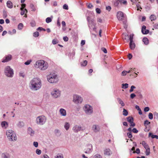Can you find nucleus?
Returning a JSON list of instances; mask_svg holds the SVG:
<instances>
[{
    "instance_id": "f257e3e1",
    "label": "nucleus",
    "mask_w": 158,
    "mask_h": 158,
    "mask_svg": "<svg viewBox=\"0 0 158 158\" xmlns=\"http://www.w3.org/2000/svg\"><path fill=\"white\" fill-rule=\"evenodd\" d=\"M30 84L31 89L34 90L39 89L42 85L41 80L38 78H35L32 79L30 81Z\"/></svg>"
},
{
    "instance_id": "f03ea898",
    "label": "nucleus",
    "mask_w": 158,
    "mask_h": 158,
    "mask_svg": "<svg viewBox=\"0 0 158 158\" xmlns=\"http://www.w3.org/2000/svg\"><path fill=\"white\" fill-rule=\"evenodd\" d=\"M47 79L50 83H56L58 81L57 75L54 73H51L47 76Z\"/></svg>"
},
{
    "instance_id": "7ed1b4c3",
    "label": "nucleus",
    "mask_w": 158,
    "mask_h": 158,
    "mask_svg": "<svg viewBox=\"0 0 158 158\" xmlns=\"http://www.w3.org/2000/svg\"><path fill=\"white\" fill-rule=\"evenodd\" d=\"M6 134L8 139L10 141H16L17 138L15 134L12 130H8L7 131Z\"/></svg>"
},
{
    "instance_id": "20e7f679",
    "label": "nucleus",
    "mask_w": 158,
    "mask_h": 158,
    "mask_svg": "<svg viewBox=\"0 0 158 158\" xmlns=\"http://www.w3.org/2000/svg\"><path fill=\"white\" fill-rule=\"evenodd\" d=\"M46 121V117L44 115H41L36 118V122L37 124L42 125L45 123Z\"/></svg>"
},
{
    "instance_id": "39448f33",
    "label": "nucleus",
    "mask_w": 158,
    "mask_h": 158,
    "mask_svg": "<svg viewBox=\"0 0 158 158\" xmlns=\"http://www.w3.org/2000/svg\"><path fill=\"white\" fill-rule=\"evenodd\" d=\"M5 75L8 77H12L13 75V71L9 66L6 67L5 70Z\"/></svg>"
},
{
    "instance_id": "423d86ee",
    "label": "nucleus",
    "mask_w": 158,
    "mask_h": 158,
    "mask_svg": "<svg viewBox=\"0 0 158 158\" xmlns=\"http://www.w3.org/2000/svg\"><path fill=\"white\" fill-rule=\"evenodd\" d=\"M83 101L82 98L77 95H74L73 96V101L75 103H81Z\"/></svg>"
},
{
    "instance_id": "0eeeda50",
    "label": "nucleus",
    "mask_w": 158,
    "mask_h": 158,
    "mask_svg": "<svg viewBox=\"0 0 158 158\" xmlns=\"http://www.w3.org/2000/svg\"><path fill=\"white\" fill-rule=\"evenodd\" d=\"M84 110L87 114H89L93 112L92 106L89 105H85L84 108Z\"/></svg>"
},
{
    "instance_id": "6e6552de",
    "label": "nucleus",
    "mask_w": 158,
    "mask_h": 158,
    "mask_svg": "<svg viewBox=\"0 0 158 158\" xmlns=\"http://www.w3.org/2000/svg\"><path fill=\"white\" fill-rule=\"evenodd\" d=\"M43 60H40L36 61L35 67L36 68H39L40 67H42V65L46 63Z\"/></svg>"
},
{
    "instance_id": "1a4fd4ad",
    "label": "nucleus",
    "mask_w": 158,
    "mask_h": 158,
    "mask_svg": "<svg viewBox=\"0 0 158 158\" xmlns=\"http://www.w3.org/2000/svg\"><path fill=\"white\" fill-rule=\"evenodd\" d=\"M51 94L55 98H56L60 96V92L59 90L55 89L51 92Z\"/></svg>"
},
{
    "instance_id": "9d476101",
    "label": "nucleus",
    "mask_w": 158,
    "mask_h": 158,
    "mask_svg": "<svg viewBox=\"0 0 158 158\" xmlns=\"http://www.w3.org/2000/svg\"><path fill=\"white\" fill-rule=\"evenodd\" d=\"M117 16L118 20H122L124 17L123 14L121 11H119L118 12Z\"/></svg>"
},
{
    "instance_id": "9b49d317",
    "label": "nucleus",
    "mask_w": 158,
    "mask_h": 158,
    "mask_svg": "<svg viewBox=\"0 0 158 158\" xmlns=\"http://www.w3.org/2000/svg\"><path fill=\"white\" fill-rule=\"evenodd\" d=\"M92 145L90 144H89L86 146V148L85 149L86 151L85 152V153H89L92 151Z\"/></svg>"
},
{
    "instance_id": "f8f14e48",
    "label": "nucleus",
    "mask_w": 158,
    "mask_h": 158,
    "mask_svg": "<svg viewBox=\"0 0 158 158\" xmlns=\"http://www.w3.org/2000/svg\"><path fill=\"white\" fill-rule=\"evenodd\" d=\"M141 31L143 34H147L149 33V31L148 30L146 29V27L143 25L142 27Z\"/></svg>"
},
{
    "instance_id": "ddd939ff",
    "label": "nucleus",
    "mask_w": 158,
    "mask_h": 158,
    "mask_svg": "<svg viewBox=\"0 0 158 158\" xmlns=\"http://www.w3.org/2000/svg\"><path fill=\"white\" fill-rule=\"evenodd\" d=\"M92 128L93 130L95 132H98L100 130V127L98 125H93Z\"/></svg>"
},
{
    "instance_id": "4468645a",
    "label": "nucleus",
    "mask_w": 158,
    "mask_h": 158,
    "mask_svg": "<svg viewBox=\"0 0 158 158\" xmlns=\"http://www.w3.org/2000/svg\"><path fill=\"white\" fill-rule=\"evenodd\" d=\"M12 58V56L11 55H9L6 56L5 57V59H3L2 61V62H5L9 61Z\"/></svg>"
},
{
    "instance_id": "2eb2a0df",
    "label": "nucleus",
    "mask_w": 158,
    "mask_h": 158,
    "mask_svg": "<svg viewBox=\"0 0 158 158\" xmlns=\"http://www.w3.org/2000/svg\"><path fill=\"white\" fill-rule=\"evenodd\" d=\"M105 155L107 156H110L112 154V152L110 149H106L104 151Z\"/></svg>"
},
{
    "instance_id": "dca6fc26",
    "label": "nucleus",
    "mask_w": 158,
    "mask_h": 158,
    "mask_svg": "<svg viewBox=\"0 0 158 158\" xmlns=\"http://www.w3.org/2000/svg\"><path fill=\"white\" fill-rule=\"evenodd\" d=\"M73 130L75 132H77L81 130V128L78 126H76L73 127Z\"/></svg>"
},
{
    "instance_id": "f3484780",
    "label": "nucleus",
    "mask_w": 158,
    "mask_h": 158,
    "mask_svg": "<svg viewBox=\"0 0 158 158\" xmlns=\"http://www.w3.org/2000/svg\"><path fill=\"white\" fill-rule=\"evenodd\" d=\"M48 67V64L47 62H46L44 64H42V67H40V69L42 70H44L46 69Z\"/></svg>"
},
{
    "instance_id": "a211bd4d",
    "label": "nucleus",
    "mask_w": 158,
    "mask_h": 158,
    "mask_svg": "<svg viewBox=\"0 0 158 158\" xmlns=\"http://www.w3.org/2000/svg\"><path fill=\"white\" fill-rule=\"evenodd\" d=\"M6 6L9 8H12L13 7V4L10 1H8L6 2Z\"/></svg>"
},
{
    "instance_id": "6ab92c4d",
    "label": "nucleus",
    "mask_w": 158,
    "mask_h": 158,
    "mask_svg": "<svg viewBox=\"0 0 158 158\" xmlns=\"http://www.w3.org/2000/svg\"><path fill=\"white\" fill-rule=\"evenodd\" d=\"M60 114L63 116H65L66 114V111L63 109L61 108L59 111Z\"/></svg>"
},
{
    "instance_id": "aec40b11",
    "label": "nucleus",
    "mask_w": 158,
    "mask_h": 158,
    "mask_svg": "<svg viewBox=\"0 0 158 158\" xmlns=\"http://www.w3.org/2000/svg\"><path fill=\"white\" fill-rule=\"evenodd\" d=\"M129 46L131 50H133L135 48V43L133 41H132L131 42H130L129 44Z\"/></svg>"
},
{
    "instance_id": "412c9836",
    "label": "nucleus",
    "mask_w": 158,
    "mask_h": 158,
    "mask_svg": "<svg viewBox=\"0 0 158 158\" xmlns=\"http://www.w3.org/2000/svg\"><path fill=\"white\" fill-rule=\"evenodd\" d=\"M140 143L142 145L145 149L149 148L148 145L144 141H143Z\"/></svg>"
},
{
    "instance_id": "4be33fe9",
    "label": "nucleus",
    "mask_w": 158,
    "mask_h": 158,
    "mask_svg": "<svg viewBox=\"0 0 158 158\" xmlns=\"http://www.w3.org/2000/svg\"><path fill=\"white\" fill-rule=\"evenodd\" d=\"M1 125L2 127L6 128L8 127V124L6 121H3L2 122Z\"/></svg>"
},
{
    "instance_id": "5701e85b",
    "label": "nucleus",
    "mask_w": 158,
    "mask_h": 158,
    "mask_svg": "<svg viewBox=\"0 0 158 158\" xmlns=\"http://www.w3.org/2000/svg\"><path fill=\"white\" fill-rule=\"evenodd\" d=\"M28 132L31 136H33L34 134V131H33L32 128L29 127L28 129Z\"/></svg>"
},
{
    "instance_id": "b1692460",
    "label": "nucleus",
    "mask_w": 158,
    "mask_h": 158,
    "mask_svg": "<svg viewBox=\"0 0 158 158\" xmlns=\"http://www.w3.org/2000/svg\"><path fill=\"white\" fill-rule=\"evenodd\" d=\"M2 158H9L10 156L8 154L3 153L1 155Z\"/></svg>"
},
{
    "instance_id": "393cba45",
    "label": "nucleus",
    "mask_w": 158,
    "mask_h": 158,
    "mask_svg": "<svg viewBox=\"0 0 158 158\" xmlns=\"http://www.w3.org/2000/svg\"><path fill=\"white\" fill-rule=\"evenodd\" d=\"M143 41L145 44L147 45L149 43L148 39L146 37H144L143 39Z\"/></svg>"
},
{
    "instance_id": "a878e982",
    "label": "nucleus",
    "mask_w": 158,
    "mask_h": 158,
    "mask_svg": "<svg viewBox=\"0 0 158 158\" xmlns=\"http://www.w3.org/2000/svg\"><path fill=\"white\" fill-rule=\"evenodd\" d=\"M117 99L118 103L120 104L122 106H124L125 104L121 99L118 98Z\"/></svg>"
},
{
    "instance_id": "bb28decb",
    "label": "nucleus",
    "mask_w": 158,
    "mask_h": 158,
    "mask_svg": "<svg viewBox=\"0 0 158 158\" xmlns=\"http://www.w3.org/2000/svg\"><path fill=\"white\" fill-rule=\"evenodd\" d=\"M17 126L19 127H21L24 125V123L23 122H19L17 124Z\"/></svg>"
},
{
    "instance_id": "cd10ccee",
    "label": "nucleus",
    "mask_w": 158,
    "mask_h": 158,
    "mask_svg": "<svg viewBox=\"0 0 158 158\" xmlns=\"http://www.w3.org/2000/svg\"><path fill=\"white\" fill-rule=\"evenodd\" d=\"M127 121H128L130 123H131L133 122V118L132 117H128L127 118Z\"/></svg>"
},
{
    "instance_id": "c85d7f7f",
    "label": "nucleus",
    "mask_w": 158,
    "mask_h": 158,
    "mask_svg": "<svg viewBox=\"0 0 158 158\" xmlns=\"http://www.w3.org/2000/svg\"><path fill=\"white\" fill-rule=\"evenodd\" d=\"M156 18V15H152L150 17V19L152 21L155 20Z\"/></svg>"
},
{
    "instance_id": "c756f323",
    "label": "nucleus",
    "mask_w": 158,
    "mask_h": 158,
    "mask_svg": "<svg viewBox=\"0 0 158 158\" xmlns=\"http://www.w3.org/2000/svg\"><path fill=\"white\" fill-rule=\"evenodd\" d=\"M64 128L66 130H68L69 128L70 124L69 123L66 122L64 125Z\"/></svg>"
},
{
    "instance_id": "7c9ffc66",
    "label": "nucleus",
    "mask_w": 158,
    "mask_h": 158,
    "mask_svg": "<svg viewBox=\"0 0 158 158\" xmlns=\"http://www.w3.org/2000/svg\"><path fill=\"white\" fill-rule=\"evenodd\" d=\"M121 4H123L124 5H127V2L126 0H120Z\"/></svg>"
},
{
    "instance_id": "2f4dec72",
    "label": "nucleus",
    "mask_w": 158,
    "mask_h": 158,
    "mask_svg": "<svg viewBox=\"0 0 158 158\" xmlns=\"http://www.w3.org/2000/svg\"><path fill=\"white\" fill-rule=\"evenodd\" d=\"M87 20L88 23L89 24H93V21L91 19L90 17H87Z\"/></svg>"
},
{
    "instance_id": "473e14b6",
    "label": "nucleus",
    "mask_w": 158,
    "mask_h": 158,
    "mask_svg": "<svg viewBox=\"0 0 158 158\" xmlns=\"http://www.w3.org/2000/svg\"><path fill=\"white\" fill-rule=\"evenodd\" d=\"M87 64V60H84L81 63V65L82 66H85Z\"/></svg>"
},
{
    "instance_id": "72a5a7b5",
    "label": "nucleus",
    "mask_w": 158,
    "mask_h": 158,
    "mask_svg": "<svg viewBox=\"0 0 158 158\" xmlns=\"http://www.w3.org/2000/svg\"><path fill=\"white\" fill-rule=\"evenodd\" d=\"M21 15H24L25 13H26L27 12V10L26 9H23V10H21Z\"/></svg>"
},
{
    "instance_id": "f704fd0d",
    "label": "nucleus",
    "mask_w": 158,
    "mask_h": 158,
    "mask_svg": "<svg viewBox=\"0 0 158 158\" xmlns=\"http://www.w3.org/2000/svg\"><path fill=\"white\" fill-rule=\"evenodd\" d=\"M122 88L123 89H126L128 87V84L127 83L123 84H122Z\"/></svg>"
},
{
    "instance_id": "c9c22d12",
    "label": "nucleus",
    "mask_w": 158,
    "mask_h": 158,
    "mask_svg": "<svg viewBox=\"0 0 158 158\" xmlns=\"http://www.w3.org/2000/svg\"><path fill=\"white\" fill-rule=\"evenodd\" d=\"M55 158H64L63 154H58L55 156Z\"/></svg>"
},
{
    "instance_id": "e433bc0d",
    "label": "nucleus",
    "mask_w": 158,
    "mask_h": 158,
    "mask_svg": "<svg viewBox=\"0 0 158 158\" xmlns=\"http://www.w3.org/2000/svg\"><path fill=\"white\" fill-rule=\"evenodd\" d=\"M146 151L145 152V153L146 155L148 156L149 155L150 152V148H148L147 149H145Z\"/></svg>"
},
{
    "instance_id": "4c0bfd02",
    "label": "nucleus",
    "mask_w": 158,
    "mask_h": 158,
    "mask_svg": "<svg viewBox=\"0 0 158 158\" xmlns=\"http://www.w3.org/2000/svg\"><path fill=\"white\" fill-rule=\"evenodd\" d=\"M128 113L126 110L125 109H123V114L125 116H127L128 115Z\"/></svg>"
},
{
    "instance_id": "58836bf2",
    "label": "nucleus",
    "mask_w": 158,
    "mask_h": 158,
    "mask_svg": "<svg viewBox=\"0 0 158 158\" xmlns=\"http://www.w3.org/2000/svg\"><path fill=\"white\" fill-rule=\"evenodd\" d=\"M87 6L88 9H91L92 8L93 6L91 3H87L86 4Z\"/></svg>"
},
{
    "instance_id": "ea45409f",
    "label": "nucleus",
    "mask_w": 158,
    "mask_h": 158,
    "mask_svg": "<svg viewBox=\"0 0 158 158\" xmlns=\"http://www.w3.org/2000/svg\"><path fill=\"white\" fill-rule=\"evenodd\" d=\"M149 135H151V137L153 139V138H156L157 139H158V136L156 135H152V133H149Z\"/></svg>"
},
{
    "instance_id": "a19ab883",
    "label": "nucleus",
    "mask_w": 158,
    "mask_h": 158,
    "mask_svg": "<svg viewBox=\"0 0 158 158\" xmlns=\"http://www.w3.org/2000/svg\"><path fill=\"white\" fill-rule=\"evenodd\" d=\"M52 21V19L50 17H48L46 19V21L47 23H49L51 22Z\"/></svg>"
},
{
    "instance_id": "79ce46f5",
    "label": "nucleus",
    "mask_w": 158,
    "mask_h": 158,
    "mask_svg": "<svg viewBox=\"0 0 158 158\" xmlns=\"http://www.w3.org/2000/svg\"><path fill=\"white\" fill-rule=\"evenodd\" d=\"M23 27V25L22 23H20L19 24L18 26V28L19 30H21L22 29Z\"/></svg>"
},
{
    "instance_id": "37998d69",
    "label": "nucleus",
    "mask_w": 158,
    "mask_h": 158,
    "mask_svg": "<svg viewBox=\"0 0 158 158\" xmlns=\"http://www.w3.org/2000/svg\"><path fill=\"white\" fill-rule=\"evenodd\" d=\"M53 44H56L58 43V40L57 39H54L52 41Z\"/></svg>"
},
{
    "instance_id": "c03bdc74",
    "label": "nucleus",
    "mask_w": 158,
    "mask_h": 158,
    "mask_svg": "<svg viewBox=\"0 0 158 158\" xmlns=\"http://www.w3.org/2000/svg\"><path fill=\"white\" fill-rule=\"evenodd\" d=\"M3 17L4 18H6L7 16V12L5 10L3 11Z\"/></svg>"
},
{
    "instance_id": "a18cd8bd",
    "label": "nucleus",
    "mask_w": 158,
    "mask_h": 158,
    "mask_svg": "<svg viewBox=\"0 0 158 158\" xmlns=\"http://www.w3.org/2000/svg\"><path fill=\"white\" fill-rule=\"evenodd\" d=\"M119 3H120V0H116L115 1V2L114 3V5L115 6H117L118 5Z\"/></svg>"
},
{
    "instance_id": "49530a36",
    "label": "nucleus",
    "mask_w": 158,
    "mask_h": 158,
    "mask_svg": "<svg viewBox=\"0 0 158 158\" xmlns=\"http://www.w3.org/2000/svg\"><path fill=\"white\" fill-rule=\"evenodd\" d=\"M93 158H102V157L100 155L97 154L94 156Z\"/></svg>"
},
{
    "instance_id": "de8ad7c7",
    "label": "nucleus",
    "mask_w": 158,
    "mask_h": 158,
    "mask_svg": "<svg viewBox=\"0 0 158 158\" xmlns=\"http://www.w3.org/2000/svg\"><path fill=\"white\" fill-rule=\"evenodd\" d=\"M39 33L38 31H36L33 33V36L35 37H37L39 36Z\"/></svg>"
},
{
    "instance_id": "09e8293b",
    "label": "nucleus",
    "mask_w": 158,
    "mask_h": 158,
    "mask_svg": "<svg viewBox=\"0 0 158 158\" xmlns=\"http://www.w3.org/2000/svg\"><path fill=\"white\" fill-rule=\"evenodd\" d=\"M133 34H131L130 35V38H129L130 42H131L133 41Z\"/></svg>"
},
{
    "instance_id": "8fccbe9b",
    "label": "nucleus",
    "mask_w": 158,
    "mask_h": 158,
    "mask_svg": "<svg viewBox=\"0 0 158 158\" xmlns=\"http://www.w3.org/2000/svg\"><path fill=\"white\" fill-rule=\"evenodd\" d=\"M36 153L38 155H40L41 153V151L39 149H37L36 151Z\"/></svg>"
},
{
    "instance_id": "3c124183",
    "label": "nucleus",
    "mask_w": 158,
    "mask_h": 158,
    "mask_svg": "<svg viewBox=\"0 0 158 158\" xmlns=\"http://www.w3.org/2000/svg\"><path fill=\"white\" fill-rule=\"evenodd\" d=\"M153 114L151 113H150L148 114V118L150 119H153Z\"/></svg>"
},
{
    "instance_id": "603ef678",
    "label": "nucleus",
    "mask_w": 158,
    "mask_h": 158,
    "mask_svg": "<svg viewBox=\"0 0 158 158\" xmlns=\"http://www.w3.org/2000/svg\"><path fill=\"white\" fill-rule=\"evenodd\" d=\"M136 88L135 87L134 85H132L131 86V89L130 90V92H131L133 91V89H135Z\"/></svg>"
},
{
    "instance_id": "864d4df0",
    "label": "nucleus",
    "mask_w": 158,
    "mask_h": 158,
    "mask_svg": "<svg viewBox=\"0 0 158 158\" xmlns=\"http://www.w3.org/2000/svg\"><path fill=\"white\" fill-rule=\"evenodd\" d=\"M127 136L128 137V138H132V136L131 134V132H128L127 133Z\"/></svg>"
},
{
    "instance_id": "5fc2aeb1",
    "label": "nucleus",
    "mask_w": 158,
    "mask_h": 158,
    "mask_svg": "<svg viewBox=\"0 0 158 158\" xmlns=\"http://www.w3.org/2000/svg\"><path fill=\"white\" fill-rule=\"evenodd\" d=\"M97 20L98 22L100 23H102V19L100 18H98L97 19Z\"/></svg>"
},
{
    "instance_id": "6e6d98bb",
    "label": "nucleus",
    "mask_w": 158,
    "mask_h": 158,
    "mask_svg": "<svg viewBox=\"0 0 158 158\" xmlns=\"http://www.w3.org/2000/svg\"><path fill=\"white\" fill-rule=\"evenodd\" d=\"M127 73V71H123L121 73V75L123 76H124L126 75Z\"/></svg>"
},
{
    "instance_id": "4d7b16f0",
    "label": "nucleus",
    "mask_w": 158,
    "mask_h": 158,
    "mask_svg": "<svg viewBox=\"0 0 158 158\" xmlns=\"http://www.w3.org/2000/svg\"><path fill=\"white\" fill-rule=\"evenodd\" d=\"M132 131L135 133H137L138 132V131L137 130V129L136 128H133L132 130Z\"/></svg>"
},
{
    "instance_id": "13d9d810",
    "label": "nucleus",
    "mask_w": 158,
    "mask_h": 158,
    "mask_svg": "<svg viewBox=\"0 0 158 158\" xmlns=\"http://www.w3.org/2000/svg\"><path fill=\"white\" fill-rule=\"evenodd\" d=\"M140 152V151L139 149V148H137L136 149V151H134L133 152V153H136L137 154H139V153Z\"/></svg>"
},
{
    "instance_id": "bf43d9fd",
    "label": "nucleus",
    "mask_w": 158,
    "mask_h": 158,
    "mask_svg": "<svg viewBox=\"0 0 158 158\" xmlns=\"http://www.w3.org/2000/svg\"><path fill=\"white\" fill-rule=\"evenodd\" d=\"M102 50L103 51V52L105 53H106L107 52V50L106 49L104 48H101Z\"/></svg>"
},
{
    "instance_id": "052dcab7",
    "label": "nucleus",
    "mask_w": 158,
    "mask_h": 158,
    "mask_svg": "<svg viewBox=\"0 0 158 158\" xmlns=\"http://www.w3.org/2000/svg\"><path fill=\"white\" fill-rule=\"evenodd\" d=\"M63 8L64 9H65V10H68V6L66 4H64L63 6Z\"/></svg>"
},
{
    "instance_id": "680f3d73",
    "label": "nucleus",
    "mask_w": 158,
    "mask_h": 158,
    "mask_svg": "<svg viewBox=\"0 0 158 158\" xmlns=\"http://www.w3.org/2000/svg\"><path fill=\"white\" fill-rule=\"evenodd\" d=\"M96 11L97 13L98 14H100L101 12V10L100 9L98 8H97L96 9Z\"/></svg>"
},
{
    "instance_id": "e2e57ef3",
    "label": "nucleus",
    "mask_w": 158,
    "mask_h": 158,
    "mask_svg": "<svg viewBox=\"0 0 158 158\" xmlns=\"http://www.w3.org/2000/svg\"><path fill=\"white\" fill-rule=\"evenodd\" d=\"M150 123V122H149L148 120H145L144 122V124L145 125H148Z\"/></svg>"
},
{
    "instance_id": "0e129e2a",
    "label": "nucleus",
    "mask_w": 158,
    "mask_h": 158,
    "mask_svg": "<svg viewBox=\"0 0 158 158\" xmlns=\"http://www.w3.org/2000/svg\"><path fill=\"white\" fill-rule=\"evenodd\" d=\"M26 5L25 4H23L21 5L22 7L20 8L21 10H23L24 8L25 7Z\"/></svg>"
},
{
    "instance_id": "69168bd1",
    "label": "nucleus",
    "mask_w": 158,
    "mask_h": 158,
    "mask_svg": "<svg viewBox=\"0 0 158 158\" xmlns=\"http://www.w3.org/2000/svg\"><path fill=\"white\" fill-rule=\"evenodd\" d=\"M63 40L64 41L67 42L68 41L69 38L67 36H64L63 37Z\"/></svg>"
},
{
    "instance_id": "338daca9",
    "label": "nucleus",
    "mask_w": 158,
    "mask_h": 158,
    "mask_svg": "<svg viewBox=\"0 0 158 158\" xmlns=\"http://www.w3.org/2000/svg\"><path fill=\"white\" fill-rule=\"evenodd\" d=\"M150 108L149 107H146L144 108V110L145 112H148Z\"/></svg>"
},
{
    "instance_id": "774afa93",
    "label": "nucleus",
    "mask_w": 158,
    "mask_h": 158,
    "mask_svg": "<svg viewBox=\"0 0 158 158\" xmlns=\"http://www.w3.org/2000/svg\"><path fill=\"white\" fill-rule=\"evenodd\" d=\"M42 158H49V157L47 154H44L43 155Z\"/></svg>"
}]
</instances>
